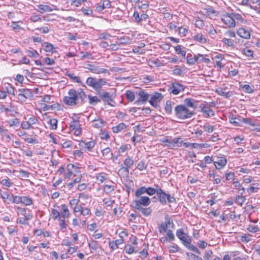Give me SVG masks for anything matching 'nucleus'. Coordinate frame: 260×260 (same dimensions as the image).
Returning <instances> with one entry per match:
<instances>
[{"label": "nucleus", "mask_w": 260, "mask_h": 260, "mask_svg": "<svg viewBox=\"0 0 260 260\" xmlns=\"http://www.w3.org/2000/svg\"><path fill=\"white\" fill-rule=\"evenodd\" d=\"M66 75L73 82L79 83L81 86L83 87H86V86L83 83V82L81 80L80 78L79 77L75 76L73 73H67Z\"/></svg>", "instance_id": "412c9836"}, {"label": "nucleus", "mask_w": 260, "mask_h": 260, "mask_svg": "<svg viewBox=\"0 0 260 260\" xmlns=\"http://www.w3.org/2000/svg\"><path fill=\"white\" fill-rule=\"evenodd\" d=\"M42 108L44 111H47L49 110H54L57 107V104H54L53 105H47L46 104H42Z\"/></svg>", "instance_id": "a18cd8bd"}, {"label": "nucleus", "mask_w": 260, "mask_h": 260, "mask_svg": "<svg viewBox=\"0 0 260 260\" xmlns=\"http://www.w3.org/2000/svg\"><path fill=\"white\" fill-rule=\"evenodd\" d=\"M136 94L139 96V98L134 103V104L136 105H140L141 104L146 103L150 97V94L145 92L143 90H140L136 92Z\"/></svg>", "instance_id": "423d86ee"}, {"label": "nucleus", "mask_w": 260, "mask_h": 260, "mask_svg": "<svg viewBox=\"0 0 260 260\" xmlns=\"http://www.w3.org/2000/svg\"><path fill=\"white\" fill-rule=\"evenodd\" d=\"M137 198V199L133 202V207L135 209L142 207H147L151 203V200L148 197L142 196Z\"/></svg>", "instance_id": "39448f33"}, {"label": "nucleus", "mask_w": 260, "mask_h": 260, "mask_svg": "<svg viewBox=\"0 0 260 260\" xmlns=\"http://www.w3.org/2000/svg\"><path fill=\"white\" fill-rule=\"evenodd\" d=\"M174 113L176 117L181 120L190 118L196 114L195 111L182 104L178 105L175 107Z\"/></svg>", "instance_id": "f03ea898"}, {"label": "nucleus", "mask_w": 260, "mask_h": 260, "mask_svg": "<svg viewBox=\"0 0 260 260\" xmlns=\"http://www.w3.org/2000/svg\"><path fill=\"white\" fill-rule=\"evenodd\" d=\"M80 127L79 121L78 119H73L70 122V128L72 131L77 129L78 127Z\"/></svg>", "instance_id": "4c0bfd02"}, {"label": "nucleus", "mask_w": 260, "mask_h": 260, "mask_svg": "<svg viewBox=\"0 0 260 260\" xmlns=\"http://www.w3.org/2000/svg\"><path fill=\"white\" fill-rule=\"evenodd\" d=\"M87 98L89 100V104L91 105H95L96 104L101 101V99L97 96L88 95Z\"/></svg>", "instance_id": "7c9ffc66"}, {"label": "nucleus", "mask_w": 260, "mask_h": 260, "mask_svg": "<svg viewBox=\"0 0 260 260\" xmlns=\"http://www.w3.org/2000/svg\"><path fill=\"white\" fill-rule=\"evenodd\" d=\"M175 52L177 54H180L181 56L185 58L186 55V51L181 49V46L179 45L175 47Z\"/></svg>", "instance_id": "79ce46f5"}, {"label": "nucleus", "mask_w": 260, "mask_h": 260, "mask_svg": "<svg viewBox=\"0 0 260 260\" xmlns=\"http://www.w3.org/2000/svg\"><path fill=\"white\" fill-rule=\"evenodd\" d=\"M147 191V187L145 186H142L138 188L135 192V196L137 198H139L140 197H142V195L146 193Z\"/></svg>", "instance_id": "ea45409f"}, {"label": "nucleus", "mask_w": 260, "mask_h": 260, "mask_svg": "<svg viewBox=\"0 0 260 260\" xmlns=\"http://www.w3.org/2000/svg\"><path fill=\"white\" fill-rule=\"evenodd\" d=\"M21 203L25 204L26 206L30 205L32 203V200L26 196L21 197Z\"/></svg>", "instance_id": "c03bdc74"}, {"label": "nucleus", "mask_w": 260, "mask_h": 260, "mask_svg": "<svg viewBox=\"0 0 260 260\" xmlns=\"http://www.w3.org/2000/svg\"><path fill=\"white\" fill-rule=\"evenodd\" d=\"M215 104L214 102L202 103L200 105L201 111L206 115V117H210L214 115V112L211 109L212 107H215Z\"/></svg>", "instance_id": "20e7f679"}, {"label": "nucleus", "mask_w": 260, "mask_h": 260, "mask_svg": "<svg viewBox=\"0 0 260 260\" xmlns=\"http://www.w3.org/2000/svg\"><path fill=\"white\" fill-rule=\"evenodd\" d=\"M43 61L46 63L47 65H53L55 63V60L54 59H51L49 57H45L43 59Z\"/></svg>", "instance_id": "052dcab7"}, {"label": "nucleus", "mask_w": 260, "mask_h": 260, "mask_svg": "<svg viewBox=\"0 0 260 260\" xmlns=\"http://www.w3.org/2000/svg\"><path fill=\"white\" fill-rule=\"evenodd\" d=\"M125 252L128 254H132L134 252H137V251L135 250V248L131 245L125 246Z\"/></svg>", "instance_id": "e2e57ef3"}, {"label": "nucleus", "mask_w": 260, "mask_h": 260, "mask_svg": "<svg viewBox=\"0 0 260 260\" xmlns=\"http://www.w3.org/2000/svg\"><path fill=\"white\" fill-rule=\"evenodd\" d=\"M165 232L169 241H173L175 240V236L171 230H168Z\"/></svg>", "instance_id": "3c124183"}, {"label": "nucleus", "mask_w": 260, "mask_h": 260, "mask_svg": "<svg viewBox=\"0 0 260 260\" xmlns=\"http://www.w3.org/2000/svg\"><path fill=\"white\" fill-rule=\"evenodd\" d=\"M95 144L96 142L94 140H91L87 142L81 140L79 141V145L81 149L91 152L92 151V149L94 147Z\"/></svg>", "instance_id": "9b49d317"}, {"label": "nucleus", "mask_w": 260, "mask_h": 260, "mask_svg": "<svg viewBox=\"0 0 260 260\" xmlns=\"http://www.w3.org/2000/svg\"><path fill=\"white\" fill-rule=\"evenodd\" d=\"M251 235H244L241 236L240 239L241 240L245 243H248L251 240Z\"/></svg>", "instance_id": "69168bd1"}, {"label": "nucleus", "mask_w": 260, "mask_h": 260, "mask_svg": "<svg viewBox=\"0 0 260 260\" xmlns=\"http://www.w3.org/2000/svg\"><path fill=\"white\" fill-rule=\"evenodd\" d=\"M237 34L240 37L245 39H249L250 38V31L243 27L240 28L237 31Z\"/></svg>", "instance_id": "a211bd4d"}, {"label": "nucleus", "mask_w": 260, "mask_h": 260, "mask_svg": "<svg viewBox=\"0 0 260 260\" xmlns=\"http://www.w3.org/2000/svg\"><path fill=\"white\" fill-rule=\"evenodd\" d=\"M85 68L89 70L92 73L96 74L109 73L108 70L106 69L101 68L95 64H87Z\"/></svg>", "instance_id": "4468645a"}, {"label": "nucleus", "mask_w": 260, "mask_h": 260, "mask_svg": "<svg viewBox=\"0 0 260 260\" xmlns=\"http://www.w3.org/2000/svg\"><path fill=\"white\" fill-rule=\"evenodd\" d=\"M172 104H174L171 101H167L166 102V106L165 107V111L169 114H171L172 112Z\"/></svg>", "instance_id": "a19ab883"}, {"label": "nucleus", "mask_w": 260, "mask_h": 260, "mask_svg": "<svg viewBox=\"0 0 260 260\" xmlns=\"http://www.w3.org/2000/svg\"><path fill=\"white\" fill-rule=\"evenodd\" d=\"M29 20L31 22H36L41 20V17L39 15H37L35 14H32L29 18Z\"/></svg>", "instance_id": "864d4df0"}, {"label": "nucleus", "mask_w": 260, "mask_h": 260, "mask_svg": "<svg viewBox=\"0 0 260 260\" xmlns=\"http://www.w3.org/2000/svg\"><path fill=\"white\" fill-rule=\"evenodd\" d=\"M216 92L219 95H222L226 98H229L234 95L233 92L223 91V88H222L217 89Z\"/></svg>", "instance_id": "5701e85b"}, {"label": "nucleus", "mask_w": 260, "mask_h": 260, "mask_svg": "<svg viewBox=\"0 0 260 260\" xmlns=\"http://www.w3.org/2000/svg\"><path fill=\"white\" fill-rule=\"evenodd\" d=\"M162 142L166 143V146L168 147L173 148V139L168 138H164L162 140Z\"/></svg>", "instance_id": "6e6d98bb"}, {"label": "nucleus", "mask_w": 260, "mask_h": 260, "mask_svg": "<svg viewBox=\"0 0 260 260\" xmlns=\"http://www.w3.org/2000/svg\"><path fill=\"white\" fill-rule=\"evenodd\" d=\"M141 211L142 214L145 216H148L151 215L152 213V209L151 207H142L136 209Z\"/></svg>", "instance_id": "b1692460"}, {"label": "nucleus", "mask_w": 260, "mask_h": 260, "mask_svg": "<svg viewBox=\"0 0 260 260\" xmlns=\"http://www.w3.org/2000/svg\"><path fill=\"white\" fill-rule=\"evenodd\" d=\"M62 209L61 213L60 214L61 217L63 218H68L70 216V213L67 206L65 204L61 205Z\"/></svg>", "instance_id": "2f4dec72"}, {"label": "nucleus", "mask_w": 260, "mask_h": 260, "mask_svg": "<svg viewBox=\"0 0 260 260\" xmlns=\"http://www.w3.org/2000/svg\"><path fill=\"white\" fill-rule=\"evenodd\" d=\"M3 89L6 91V92L9 94H12L13 95H15L14 90L15 88L10 84H7L3 87Z\"/></svg>", "instance_id": "e433bc0d"}, {"label": "nucleus", "mask_w": 260, "mask_h": 260, "mask_svg": "<svg viewBox=\"0 0 260 260\" xmlns=\"http://www.w3.org/2000/svg\"><path fill=\"white\" fill-rule=\"evenodd\" d=\"M19 121L18 119L14 118L8 120V123L10 126H14L19 123Z\"/></svg>", "instance_id": "0e129e2a"}, {"label": "nucleus", "mask_w": 260, "mask_h": 260, "mask_svg": "<svg viewBox=\"0 0 260 260\" xmlns=\"http://www.w3.org/2000/svg\"><path fill=\"white\" fill-rule=\"evenodd\" d=\"M20 93L17 95L18 99L21 102H25L27 99L31 98L33 95L29 89H20Z\"/></svg>", "instance_id": "6e6552de"}, {"label": "nucleus", "mask_w": 260, "mask_h": 260, "mask_svg": "<svg viewBox=\"0 0 260 260\" xmlns=\"http://www.w3.org/2000/svg\"><path fill=\"white\" fill-rule=\"evenodd\" d=\"M92 122V126L95 128L102 127L105 124L104 120L101 119L94 120Z\"/></svg>", "instance_id": "c9c22d12"}, {"label": "nucleus", "mask_w": 260, "mask_h": 260, "mask_svg": "<svg viewBox=\"0 0 260 260\" xmlns=\"http://www.w3.org/2000/svg\"><path fill=\"white\" fill-rule=\"evenodd\" d=\"M240 88L243 89V90L246 93H252L253 90L251 88L250 85L248 84L241 85Z\"/></svg>", "instance_id": "de8ad7c7"}, {"label": "nucleus", "mask_w": 260, "mask_h": 260, "mask_svg": "<svg viewBox=\"0 0 260 260\" xmlns=\"http://www.w3.org/2000/svg\"><path fill=\"white\" fill-rule=\"evenodd\" d=\"M195 101L194 99L186 98L184 100V105L189 109H191V110L195 111V110L197 108V106L194 104Z\"/></svg>", "instance_id": "aec40b11"}, {"label": "nucleus", "mask_w": 260, "mask_h": 260, "mask_svg": "<svg viewBox=\"0 0 260 260\" xmlns=\"http://www.w3.org/2000/svg\"><path fill=\"white\" fill-rule=\"evenodd\" d=\"M51 214L53 216V218L54 220L56 219H58V220L60 219V218L61 217L60 213L56 210L54 209H52Z\"/></svg>", "instance_id": "603ef678"}, {"label": "nucleus", "mask_w": 260, "mask_h": 260, "mask_svg": "<svg viewBox=\"0 0 260 260\" xmlns=\"http://www.w3.org/2000/svg\"><path fill=\"white\" fill-rule=\"evenodd\" d=\"M117 173L120 177H127L129 175V169L122 166L118 171Z\"/></svg>", "instance_id": "393cba45"}, {"label": "nucleus", "mask_w": 260, "mask_h": 260, "mask_svg": "<svg viewBox=\"0 0 260 260\" xmlns=\"http://www.w3.org/2000/svg\"><path fill=\"white\" fill-rule=\"evenodd\" d=\"M183 141L181 137L173 139V148L175 147H180L182 146Z\"/></svg>", "instance_id": "58836bf2"}, {"label": "nucleus", "mask_w": 260, "mask_h": 260, "mask_svg": "<svg viewBox=\"0 0 260 260\" xmlns=\"http://www.w3.org/2000/svg\"><path fill=\"white\" fill-rule=\"evenodd\" d=\"M86 83L88 86L98 91L102 88L103 85L106 84V82L103 79H96L93 77H88L86 80Z\"/></svg>", "instance_id": "7ed1b4c3"}, {"label": "nucleus", "mask_w": 260, "mask_h": 260, "mask_svg": "<svg viewBox=\"0 0 260 260\" xmlns=\"http://www.w3.org/2000/svg\"><path fill=\"white\" fill-rule=\"evenodd\" d=\"M133 17L136 22L140 24L142 21L146 20L148 18L149 16L145 13L143 10H142V12L140 13L135 11L133 14Z\"/></svg>", "instance_id": "ddd939ff"}, {"label": "nucleus", "mask_w": 260, "mask_h": 260, "mask_svg": "<svg viewBox=\"0 0 260 260\" xmlns=\"http://www.w3.org/2000/svg\"><path fill=\"white\" fill-rule=\"evenodd\" d=\"M96 92L104 103L109 105H111V102L113 101V98L109 92L100 90H98Z\"/></svg>", "instance_id": "9d476101"}, {"label": "nucleus", "mask_w": 260, "mask_h": 260, "mask_svg": "<svg viewBox=\"0 0 260 260\" xmlns=\"http://www.w3.org/2000/svg\"><path fill=\"white\" fill-rule=\"evenodd\" d=\"M195 25H196V27H197L199 28H202L205 25V23H204V22L203 20H202L200 19H198L196 20Z\"/></svg>", "instance_id": "774afa93"}, {"label": "nucleus", "mask_w": 260, "mask_h": 260, "mask_svg": "<svg viewBox=\"0 0 260 260\" xmlns=\"http://www.w3.org/2000/svg\"><path fill=\"white\" fill-rule=\"evenodd\" d=\"M194 41H198L201 44H205L207 42V40L201 33H198L192 37Z\"/></svg>", "instance_id": "a878e982"}, {"label": "nucleus", "mask_w": 260, "mask_h": 260, "mask_svg": "<svg viewBox=\"0 0 260 260\" xmlns=\"http://www.w3.org/2000/svg\"><path fill=\"white\" fill-rule=\"evenodd\" d=\"M189 260H203L202 257L196 255L193 253H187Z\"/></svg>", "instance_id": "bf43d9fd"}, {"label": "nucleus", "mask_w": 260, "mask_h": 260, "mask_svg": "<svg viewBox=\"0 0 260 260\" xmlns=\"http://www.w3.org/2000/svg\"><path fill=\"white\" fill-rule=\"evenodd\" d=\"M186 60L189 64L193 65L197 61V56L188 53L186 57Z\"/></svg>", "instance_id": "473e14b6"}, {"label": "nucleus", "mask_w": 260, "mask_h": 260, "mask_svg": "<svg viewBox=\"0 0 260 260\" xmlns=\"http://www.w3.org/2000/svg\"><path fill=\"white\" fill-rule=\"evenodd\" d=\"M135 94H136V93H135L130 90H126L125 92L126 98L129 102L134 101L135 99Z\"/></svg>", "instance_id": "72a5a7b5"}, {"label": "nucleus", "mask_w": 260, "mask_h": 260, "mask_svg": "<svg viewBox=\"0 0 260 260\" xmlns=\"http://www.w3.org/2000/svg\"><path fill=\"white\" fill-rule=\"evenodd\" d=\"M86 96L82 89L79 88L77 90L72 88L68 91V95L63 98V102L70 106H81L85 103V99Z\"/></svg>", "instance_id": "f257e3e1"}, {"label": "nucleus", "mask_w": 260, "mask_h": 260, "mask_svg": "<svg viewBox=\"0 0 260 260\" xmlns=\"http://www.w3.org/2000/svg\"><path fill=\"white\" fill-rule=\"evenodd\" d=\"M81 180V177H77L76 178L73 182H71L68 183L67 185L70 188H72L74 185L78 183H79Z\"/></svg>", "instance_id": "4d7b16f0"}, {"label": "nucleus", "mask_w": 260, "mask_h": 260, "mask_svg": "<svg viewBox=\"0 0 260 260\" xmlns=\"http://www.w3.org/2000/svg\"><path fill=\"white\" fill-rule=\"evenodd\" d=\"M214 164L217 169H220L225 166L227 161L224 157H219L217 158L216 161H214Z\"/></svg>", "instance_id": "6ab92c4d"}, {"label": "nucleus", "mask_w": 260, "mask_h": 260, "mask_svg": "<svg viewBox=\"0 0 260 260\" xmlns=\"http://www.w3.org/2000/svg\"><path fill=\"white\" fill-rule=\"evenodd\" d=\"M178 28L179 34L181 36L184 37L186 36V34L188 32V30L186 28L181 26V27H178Z\"/></svg>", "instance_id": "13d9d810"}, {"label": "nucleus", "mask_w": 260, "mask_h": 260, "mask_svg": "<svg viewBox=\"0 0 260 260\" xmlns=\"http://www.w3.org/2000/svg\"><path fill=\"white\" fill-rule=\"evenodd\" d=\"M222 22L230 27H234L236 25L235 21L231 14L226 13L222 16L221 18Z\"/></svg>", "instance_id": "f8f14e48"}, {"label": "nucleus", "mask_w": 260, "mask_h": 260, "mask_svg": "<svg viewBox=\"0 0 260 260\" xmlns=\"http://www.w3.org/2000/svg\"><path fill=\"white\" fill-rule=\"evenodd\" d=\"M23 217L19 218L17 219V222L21 224H25L27 225L28 223L27 222V220H31L32 218V215L30 214H28L26 215H24Z\"/></svg>", "instance_id": "4be33fe9"}, {"label": "nucleus", "mask_w": 260, "mask_h": 260, "mask_svg": "<svg viewBox=\"0 0 260 260\" xmlns=\"http://www.w3.org/2000/svg\"><path fill=\"white\" fill-rule=\"evenodd\" d=\"M232 15L233 16L234 19H235L241 22H243L244 21V19L240 14L236 13H232Z\"/></svg>", "instance_id": "338daca9"}, {"label": "nucleus", "mask_w": 260, "mask_h": 260, "mask_svg": "<svg viewBox=\"0 0 260 260\" xmlns=\"http://www.w3.org/2000/svg\"><path fill=\"white\" fill-rule=\"evenodd\" d=\"M150 99L149 100V103L152 106L157 108L163 98L162 94L159 92H154L153 94L150 95Z\"/></svg>", "instance_id": "0eeeda50"}, {"label": "nucleus", "mask_w": 260, "mask_h": 260, "mask_svg": "<svg viewBox=\"0 0 260 260\" xmlns=\"http://www.w3.org/2000/svg\"><path fill=\"white\" fill-rule=\"evenodd\" d=\"M10 201L15 204L21 203V197L12 195L10 198Z\"/></svg>", "instance_id": "37998d69"}, {"label": "nucleus", "mask_w": 260, "mask_h": 260, "mask_svg": "<svg viewBox=\"0 0 260 260\" xmlns=\"http://www.w3.org/2000/svg\"><path fill=\"white\" fill-rule=\"evenodd\" d=\"M147 164L144 161H140L137 166V169L140 171H142L145 170L147 168Z\"/></svg>", "instance_id": "09e8293b"}, {"label": "nucleus", "mask_w": 260, "mask_h": 260, "mask_svg": "<svg viewBox=\"0 0 260 260\" xmlns=\"http://www.w3.org/2000/svg\"><path fill=\"white\" fill-rule=\"evenodd\" d=\"M37 11L41 14L45 12H51L53 10L48 5H39Z\"/></svg>", "instance_id": "cd10ccee"}, {"label": "nucleus", "mask_w": 260, "mask_h": 260, "mask_svg": "<svg viewBox=\"0 0 260 260\" xmlns=\"http://www.w3.org/2000/svg\"><path fill=\"white\" fill-rule=\"evenodd\" d=\"M42 46L45 51L50 53L53 52L54 47L51 43L49 42H44Z\"/></svg>", "instance_id": "c85d7f7f"}, {"label": "nucleus", "mask_w": 260, "mask_h": 260, "mask_svg": "<svg viewBox=\"0 0 260 260\" xmlns=\"http://www.w3.org/2000/svg\"><path fill=\"white\" fill-rule=\"evenodd\" d=\"M114 190V187L110 185H106L104 187V191L106 194L111 193Z\"/></svg>", "instance_id": "5fc2aeb1"}, {"label": "nucleus", "mask_w": 260, "mask_h": 260, "mask_svg": "<svg viewBox=\"0 0 260 260\" xmlns=\"http://www.w3.org/2000/svg\"><path fill=\"white\" fill-rule=\"evenodd\" d=\"M123 242V240L122 238H120L115 240V241H111L109 242V245L110 247L113 249H116L118 248V245L122 244Z\"/></svg>", "instance_id": "bb28decb"}, {"label": "nucleus", "mask_w": 260, "mask_h": 260, "mask_svg": "<svg viewBox=\"0 0 260 260\" xmlns=\"http://www.w3.org/2000/svg\"><path fill=\"white\" fill-rule=\"evenodd\" d=\"M57 120L55 118H52L49 120V124L52 129H56L57 127Z\"/></svg>", "instance_id": "8fccbe9b"}, {"label": "nucleus", "mask_w": 260, "mask_h": 260, "mask_svg": "<svg viewBox=\"0 0 260 260\" xmlns=\"http://www.w3.org/2000/svg\"><path fill=\"white\" fill-rule=\"evenodd\" d=\"M170 224H172V227L173 228L174 226V224L172 220H171L168 217H165V222H162L158 226V231L160 233H165V231L168 230V228L170 227Z\"/></svg>", "instance_id": "2eb2a0df"}, {"label": "nucleus", "mask_w": 260, "mask_h": 260, "mask_svg": "<svg viewBox=\"0 0 260 260\" xmlns=\"http://www.w3.org/2000/svg\"><path fill=\"white\" fill-rule=\"evenodd\" d=\"M168 196L161 188H157V198L162 205L166 204Z\"/></svg>", "instance_id": "f3484780"}, {"label": "nucleus", "mask_w": 260, "mask_h": 260, "mask_svg": "<svg viewBox=\"0 0 260 260\" xmlns=\"http://www.w3.org/2000/svg\"><path fill=\"white\" fill-rule=\"evenodd\" d=\"M26 54L29 57H30L37 58L39 56V54L35 50H27Z\"/></svg>", "instance_id": "49530a36"}, {"label": "nucleus", "mask_w": 260, "mask_h": 260, "mask_svg": "<svg viewBox=\"0 0 260 260\" xmlns=\"http://www.w3.org/2000/svg\"><path fill=\"white\" fill-rule=\"evenodd\" d=\"M134 160L129 156H127L123 161L124 167L129 169L133 165Z\"/></svg>", "instance_id": "f704fd0d"}, {"label": "nucleus", "mask_w": 260, "mask_h": 260, "mask_svg": "<svg viewBox=\"0 0 260 260\" xmlns=\"http://www.w3.org/2000/svg\"><path fill=\"white\" fill-rule=\"evenodd\" d=\"M126 128V125L124 123H120L118 125L113 126L112 128V132L115 133H117Z\"/></svg>", "instance_id": "c756f323"}, {"label": "nucleus", "mask_w": 260, "mask_h": 260, "mask_svg": "<svg viewBox=\"0 0 260 260\" xmlns=\"http://www.w3.org/2000/svg\"><path fill=\"white\" fill-rule=\"evenodd\" d=\"M96 179L100 183H103V182H104L106 180V178L104 175V173H100V174H98L96 176Z\"/></svg>", "instance_id": "680f3d73"}, {"label": "nucleus", "mask_w": 260, "mask_h": 260, "mask_svg": "<svg viewBox=\"0 0 260 260\" xmlns=\"http://www.w3.org/2000/svg\"><path fill=\"white\" fill-rule=\"evenodd\" d=\"M184 90L183 86L179 83L175 82L172 84V86L170 87L169 91L170 93L174 95L178 94L181 91Z\"/></svg>", "instance_id": "dca6fc26"}, {"label": "nucleus", "mask_w": 260, "mask_h": 260, "mask_svg": "<svg viewBox=\"0 0 260 260\" xmlns=\"http://www.w3.org/2000/svg\"><path fill=\"white\" fill-rule=\"evenodd\" d=\"M176 236L182 241L184 245L186 243L189 244V241H191L190 238L184 232L182 229H179L177 230Z\"/></svg>", "instance_id": "1a4fd4ad"}]
</instances>
